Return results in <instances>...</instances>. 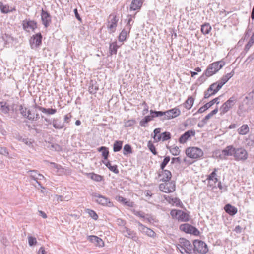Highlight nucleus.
<instances>
[{"label":"nucleus","mask_w":254,"mask_h":254,"mask_svg":"<svg viewBox=\"0 0 254 254\" xmlns=\"http://www.w3.org/2000/svg\"><path fill=\"white\" fill-rule=\"evenodd\" d=\"M179 243L177 245V248L182 254H191L193 246L188 240L181 238L179 240Z\"/></svg>","instance_id":"nucleus-1"},{"label":"nucleus","mask_w":254,"mask_h":254,"mask_svg":"<svg viewBox=\"0 0 254 254\" xmlns=\"http://www.w3.org/2000/svg\"><path fill=\"white\" fill-rule=\"evenodd\" d=\"M225 65V62L219 61L214 62L207 67L205 71V75L206 77H210L218 72Z\"/></svg>","instance_id":"nucleus-2"},{"label":"nucleus","mask_w":254,"mask_h":254,"mask_svg":"<svg viewBox=\"0 0 254 254\" xmlns=\"http://www.w3.org/2000/svg\"><path fill=\"white\" fill-rule=\"evenodd\" d=\"M187 156L192 159H200L204 154L203 151L200 148L196 147H190L186 149Z\"/></svg>","instance_id":"nucleus-3"},{"label":"nucleus","mask_w":254,"mask_h":254,"mask_svg":"<svg viewBox=\"0 0 254 254\" xmlns=\"http://www.w3.org/2000/svg\"><path fill=\"white\" fill-rule=\"evenodd\" d=\"M237 101V97L232 96L226 101L220 108V114L224 115L228 112L236 104Z\"/></svg>","instance_id":"nucleus-4"},{"label":"nucleus","mask_w":254,"mask_h":254,"mask_svg":"<svg viewBox=\"0 0 254 254\" xmlns=\"http://www.w3.org/2000/svg\"><path fill=\"white\" fill-rule=\"evenodd\" d=\"M254 98V90L248 94L247 96L245 97L243 102L240 104L239 106V110L241 113L247 111L249 107V104L253 100Z\"/></svg>","instance_id":"nucleus-5"},{"label":"nucleus","mask_w":254,"mask_h":254,"mask_svg":"<svg viewBox=\"0 0 254 254\" xmlns=\"http://www.w3.org/2000/svg\"><path fill=\"white\" fill-rule=\"evenodd\" d=\"M170 215L173 218H175L181 222H187L189 220V214L180 210H172Z\"/></svg>","instance_id":"nucleus-6"},{"label":"nucleus","mask_w":254,"mask_h":254,"mask_svg":"<svg viewBox=\"0 0 254 254\" xmlns=\"http://www.w3.org/2000/svg\"><path fill=\"white\" fill-rule=\"evenodd\" d=\"M248 157V152L244 148L235 147L234 158L236 161H244L247 159Z\"/></svg>","instance_id":"nucleus-7"},{"label":"nucleus","mask_w":254,"mask_h":254,"mask_svg":"<svg viewBox=\"0 0 254 254\" xmlns=\"http://www.w3.org/2000/svg\"><path fill=\"white\" fill-rule=\"evenodd\" d=\"M120 231L125 237L131 239L135 242H137L139 240V238L137 236L136 233L128 227H121L120 228Z\"/></svg>","instance_id":"nucleus-8"},{"label":"nucleus","mask_w":254,"mask_h":254,"mask_svg":"<svg viewBox=\"0 0 254 254\" xmlns=\"http://www.w3.org/2000/svg\"><path fill=\"white\" fill-rule=\"evenodd\" d=\"M194 250L201 254H205L208 251L207 245L203 241L195 240L193 241Z\"/></svg>","instance_id":"nucleus-9"},{"label":"nucleus","mask_w":254,"mask_h":254,"mask_svg":"<svg viewBox=\"0 0 254 254\" xmlns=\"http://www.w3.org/2000/svg\"><path fill=\"white\" fill-rule=\"evenodd\" d=\"M91 195L95 198V201L99 204L108 207H112L113 204L107 197L97 193H92Z\"/></svg>","instance_id":"nucleus-10"},{"label":"nucleus","mask_w":254,"mask_h":254,"mask_svg":"<svg viewBox=\"0 0 254 254\" xmlns=\"http://www.w3.org/2000/svg\"><path fill=\"white\" fill-rule=\"evenodd\" d=\"M159 186L160 190L165 193L172 192L175 190V184L173 182H164Z\"/></svg>","instance_id":"nucleus-11"},{"label":"nucleus","mask_w":254,"mask_h":254,"mask_svg":"<svg viewBox=\"0 0 254 254\" xmlns=\"http://www.w3.org/2000/svg\"><path fill=\"white\" fill-rule=\"evenodd\" d=\"M109 19L107 28L110 30V33H114L116 29L119 19L114 14H110Z\"/></svg>","instance_id":"nucleus-12"},{"label":"nucleus","mask_w":254,"mask_h":254,"mask_svg":"<svg viewBox=\"0 0 254 254\" xmlns=\"http://www.w3.org/2000/svg\"><path fill=\"white\" fill-rule=\"evenodd\" d=\"M42 36L40 33L33 35L30 39V44L32 49L38 47L42 43Z\"/></svg>","instance_id":"nucleus-13"},{"label":"nucleus","mask_w":254,"mask_h":254,"mask_svg":"<svg viewBox=\"0 0 254 254\" xmlns=\"http://www.w3.org/2000/svg\"><path fill=\"white\" fill-rule=\"evenodd\" d=\"M22 24L23 29L28 32H29L30 30L34 31L37 27V23L30 19L23 20Z\"/></svg>","instance_id":"nucleus-14"},{"label":"nucleus","mask_w":254,"mask_h":254,"mask_svg":"<svg viewBox=\"0 0 254 254\" xmlns=\"http://www.w3.org/2000/svg\"><path fill=\"white\" fill-rule=\"evenodd\" d=\"M179 228L182 231L187 233L192 234L195 235H197L199 232L197 229L188 223L181 224Z\"/></svg>","instance_id":"nucleus-15"},{"label":"nucleus","mask_w":254,"mask_h":254,"mask_svg":"<svg viewBox=\"0 0 254 254\" xmlns=\"http://www.w3.org/2000/svg\"><path fill=\"white\" fill-rule=\"evenodd\" d=\"M164 117L161 119L162 120H169L175 118L180 114V111L177 108H174L165 112H164Z\"/></svg>","instance_id":"nucleus-16"},{"label":"nucleus","mask_w":254,"mask_h":254,"mask_svg":"<svg viewBox=\"0 0 254 254\" xmlns=\"http://www.w3.org/2000/svg\"><path fill=\"white\" fill-rule=\"evenodd\" d=\"M234 74V70L231 72L227 73L226 75L223 76L220 80L215 82L218 90H220L222 87L231 78Z\"/></svg>","instance_id":"nucleus-17"},{"label":"nucleus","mask_w":254,"mask_h":254,"mask_svg":"<svg viewBox=\"0 0 254 254\" xmlns=\"http://www.w3.org/2000/svg\"><path fill=\"white\" fill-rule=\"evenodd\" d=\"M235 147L233 145L227 146L222 150L220 156L221 158H226L227 156H233L234 155Z\"/></svg>","instance_id":"nucleus-18"},{"label":"nucleus","mask_w":254,"mask_h":254,"mask_svg":"<svg viewBox=\"0 0 254 254\" xmlns=\"http://www.w3.org/2000/svg\"><path fill=\"white\" fill-rule=\"evenodd\" d=\"M41 16L43 24L45 27H48L51 23V16L50 14L47 11L42 9Z\"/></svg>","instance_id":"nucleus-19"},{"label":"nucleus","mask_w":254,"mask_h":254,"mask_svg":"<svg viewBox=\"0 0 254 254\" xmlns=\"http://www.w3.org/2000/svg\"><path fill=\"white\" fill-rule=\"evenodd\" d=\"M87 239L92 243L94 244L96 246H98L99 247H102L104 246V241L100 238L95 236V235H91L88 236L87 237Z\"/></svg>","instance_id":"nucleus-20"},{"label":"nucleus","mask_w":254,"mask_h":254,"mask_svg":"<svg viewBox=\"0 0 254 254\" xmlns=\"http://www.w3.org/2000/svg\"><path fill=\"white\" fill-rule=\"evenodd\" d=\"M195 134V132L192 130H189L185 132L182 134L179 139V141L181 143H185L190 137L194 136Z\"/></svg>","instance_id":"nucleus-21"},{"label":"nucleus","mask_w":254,"mask_h":254,"mask_svg":"<svg viewBox=\"0 0 254 254\" xmlns=\"http://www.w3.org/2000/svg\"><path fill=\"white\" fill-rule=\"evenodd\" d=\"M219 90L217 89L216 83L212 84L204 93V98H208L216 94Z\"/></svg>","instance_id":"nucleus-22"},{"label":"nucleus","mask_w":254,"mask_h":254,"mask_svg":"<svg viewBox=\"0 0 254 254\" xmlns=\"http://www.w3.org/2000/svg\"><path fill=\"white\" fill-rule=\"evenodd\" d=\"M215 103H216L217 104H218L219 103V98L218 97L215 98V99H213L212 100H211L209 102L207 103L206 104H205L202 107H200L198 109V112L199 113H203L204 111H205L208 108H209L212 106H213Z\"/></svg>","instance_id":"nucleus-23"},{"label":"nucleus","mask_w":254,"mask_h":254,"mask_svg":"<svg viewBox=\"0 0 254 254\" xmlns=\"http://www.w3.org/2000/svg\"><path fill=\"white\" fill-rule=\"evenodd\" d=\"M34 109H35L34 108V106L33 107V109H32L31 110L29 109L28 110L27 119L30 121H36L39 119L40 117L39 114L37 112L36 110H34Z\"/></svg>","instance_id":"nucleus-24"},{"label":"nucleus","mask_w":254,"mask_h":254,"mask_svg":"<svg viewBox=\"0 0 254 254\" xmlns=\"http://www.w3.org/2000/svg\"><path fill=\"white\" fill-rule=\"evenodd\" d=\"M158 175L160 177H162L160 180L163 182H169L172 177L171 172L165 169H163V170H161V171L159 173Z\"/></svg>","instance_id":"nucleus-25"},{"label":"nucleus","mask_w":254,"mask_h":254,"mask_svg":"<svg viewBox=\"0 0 254 254\" xmlns=\"http://www.w3.org/2000/svg\"><path fill=\"white\" fill-rule=\"evenodd\" d=\"M143 4L142 0H132L130 5V10L139 11Z\"/></svg>","instance_id":"nucleus-26"},{"label":"nucleus","mask_w":254,"mask_h":254,"mask_svg":"<svg viewBox=\"0 0 254 254\" xmlns=\"http://www.w3.org/2000/svg\"><path fill=\"white\" fill-rule=\"evenodd\" d=\"M34 108H37L38 110H39L43 113L48 114V115L54 114L57 112V110L55 109L45 108L42 107L41 106H38L37 105H35L34 106Z\"/></svg>","instance_id":"nucleus-27"},{"label":"nucleus","mask_w":254,"mask_h":254,"mask_svg":"<svg viewBox=\"0 0 254 254\" xmlns=\"http://www.w3.org/2000/svg\"><path fill=\"white\" fill-rule=\"evenodd\" d=\"M225 211L230 215H235L237 212V208L230 204H226L224 207Z\"/></svg>","instance_id":"nucleus-28"},{"label":"nucleus","mask_w":254,"mask_h":254,"mask_svg":"<svg viewBox=\"0 0 254 254\" xmlns=\"http://www.w3.org/2000/svg\"><path fill=\"white\" fill-rule=\"evenodd\" d=\"M53 126L56 129H62L65 126L64 123L58 119H54L53 120Z\"/></svg>","instance_id":"nucleus-29"},{"label":"nucleus","mask_w":254,"mask_h":254,"mask_svg":"<svg viewBox=\"0 0 254 254\" xmlns=\"http://www.w3.org/2000/svg\"><path fill=\"white\" fill-rule=\"evenodd\" d=\"M98 86L95 81L91 80L90 82L88 91L90 94H95L98 90Z\"/></svg>","instance_id":"nucleus-30"},{"label":"nucleus","mask_w":254,"mask_h":254,"mask_svg":"<svg viewBox=\"0 0 254 254\" xmlns=\"http://www.w3.org/2000/svg\"><path fill=\"white\" fill-rule=\"evenodd\" d=\"M167 201L171 204L178 206L181 203L180 200L177 197H168L166 198Z\"/></svg>","instance_id":"nucleus-31"},{"label":"nucleus","mask_w":254,"mask_h":254,"mask_svg":"<svg viewBox=\"0 0 254 254\" xmlns=\"http://www.w3.org/2000/svg\"><path fill=\"white\" fill-rule=\"evenodd\" d=\"M103 162L110 171H112L115 174H118L119 173V170L118 169L117 166L116 165L112 166L109 161H103Z\"/></svg>","instance_id":"nucleus-32"},{"label":"nucleus","mask_w":254,"mask_h":254,"mask_svg":"<svg viewBox=\"0 0 254 254\" xmlns=\"http://www.w3.org/2000/svg\"><path fill=\"white\" fill-rule=\"evenodd\" d=\"M218 169L216 168L214 169L213 171L209 175H208L207 179L208 180L212 181H214L215 183L218 182V179L217 178V174L216 172L217 171Z\"/></svg>","instance_id":"nucleus-33"},{"label":"nucleus","mask_w":254,"mask_h":254,"mask_svg":"<svg viewBox=\"0 0 254 254\" xmlns=\"http://www.w3.org/2000/svg\"><path fill=\"white\" fill-rule=\"evenodd\" d=\"M160 128H157L154 130V136L153 137L154 138V141L156 142H158L161 140V134H160Z\"/></svg>","instance_id":"nucleus-34"},{"label":"nucleus","mask_w":254,"mask_h":254,"mask_svg":"<svg viewBox=\"0 0 254 254\" xmlns=\"http://www.w3.org/2000/svg\"><path fill=\"white\" fill-rule=\"evenodd\" d=\"M238 131L239 134L245 135L249 132V127L247 125H243L238 129Z\"/></svg>","instance_id":"nucleus-35"},{"label":"nucleus","mask_w":254,"mask_h":254,"mask_svg":"<svg viewBox=\"0 0 254 254\" xmlns=\"http://www.w3.org/2000/svg\"><path fill=\"white\" fill-rule=\"evenodd\" d=\"M98 151L99 152H102V155L103 158L105 160H107L109 156V151L108 150V148L105 146H101L98 149Z\"/></svg>","instance_id":"nucleus-36"},{"label":"nucleus","mask_w":254,"mask_h":254,"mask_svg":"<svg viewBox=\"0 0 254 254\" xmlns=\"http://www.w3.org/2000/svg\"><path fill=\"white\" fill-rule=\"evenodd\" d=\"M194 103V99L192 97H189L184 103V107L187 109H190Z\"/></svg>","instance_id":"nucleus-37"},{"label":"nucleus","mask_w":254,"mask_h":254,"mask_svg":"<svg viewBox=\"0 0 254 254\" xmlns=\"http://www.w3.org/2000/svg\"><path fill=\"white\" fill-rule=\"evenodd\" d=\"M123 141L116 140L113 144V151L115 152L120 151L122 148Z\"/></svg>","instance_id":"nucleus-38"},{"label":"nucleus","mask_w":254,"mask_h":254,"mask_svg":"<svg viewBox=\"0 0 254 254\" xmlns=\"http://www.w3.org/2000/svg\"><path fill=\"white\" fill-rule=\"evenodd\" d=\"M127 33L129 34L128 33V30H127V29L125 27V28L122 30L119 35V40L121 42L125 41L126 40Z\"/></svg>","instance_id":"nucleus-39"},{"label":"nucleus","mask_w":254,"mask_h":254,"mask_svg":"<svg viewBox=\"0 0 254 254\" xmlns=\"http://www.w3.org/2000/svg\"><path fill=\"white\" fill-rule=\"evenodd\" d=\"M150 113L151 114V117L153 119L155 117H164L165 113L163 111H156L152 110H150Z\"/></svg>","instance_id":"nucleus-40"},{"label":"nucleus","mask_w":254,"mask_h":254,"mask_svg":"<svg viewBox=\"0 0 254 254\" xmlns=\"http://www.w3.org/2000/svg\"><path fill=\"white\" fill-rule=\"evenodd\" d=\"M118 47L116 42H113L110 44L109 52L111 55L116 54Z\"/></svg>","instance_id":"nucleus-41"},{"label":"nucleus","mask_w":254,"mask_h":254,"mask_svg":"<svg viewBox=\"0 0 254 254\" xmlns=\"http://www.w3.org/2000/svg\"><path fill=\"white\" fill-rule=\"evenodd\" d=\"M211 29V27L208 23H205L201 26V30L204 34H208Z\"/></svg>","instance_id":"nucleus-42"},{"label":"nucleus","mask_w":254,"mask_h":254,"mask_svg":"<svg viewBox=\"0 0 254 254\" xmlns=\"http://www.w3.org/2000/svg\"><path fill=\"white\" fill-rule=\"evenodd\" d=\"M218 112V109L216 108L212 111L210 113L207 115L205 118L202 120V122L206 124L207 121L210 119L214 115L216 114Z\"/></svg>","instance_id":"nucleus-43"},{"label":"nucleus","mask_w":254,"mask_h":254,"mask_svg":"<svg viewBox=\"0 0 254 254\" xmlns=\"http://www.w3.org/2000/svg\"><path fill=\"white\" fill-rule=\"evenodd\" d=\"M246 144L249 146H254V135L253 134H250L248 137L246 139Z\"/></svg>","instance_id":"nucleus-44"},{"label":"nucleus","mask_w":254,"mask_h":254,"mask_svg":"<svg viewBox=\"0 0 254 254\" xmlns=\"http://www.w3.org/2000/svg\"><path fill=\"white\" fill-rule=\"evenodd\" d=\"M132 150L131 146L129 144H127L124 145L123 148V154L127 155L128 154H131Z\"/></svg>","instance_id":"nucleus-45"},{"label":"nucleus","mask_w":254,"mask_h":254,"mask_svg":"<svg viewBox=\"0 0 254 254\" xmlns=\"http://www.w3.org/2000/svg\"><path fill=\"white\" fill-rule=\"evenodd\" d=\"M88 175L90 176L91 179L97 182H100L102 180V176L94 173H89Z\"/></svg>","instance_id":"nucleus-46"},{"label":"nucleus","mask_w":254,"mask_h":254,"mask_svg":"<svg viewBox=\"0 0 254 254\" xmlns=\"http://www.w3.org/2000/svg\"><path fill=\"white\" fill-rule=\"evenodd\" d=\"M152 120V118L151 117V116H146L144 118V119L140 121L139 124L142 127H145V124L148 123Z\"/></svg>","instance_id":"nucleus-47"},{"label":"nucleus","mask_w":254,"mask_h":254,"mask_svg":"<svg viewBox=\"0 0 254 254\" xmlns=\"http://www.w3.org/2000/svg\"><path fill=\"white\" fill-rule=\"evenodd\" d=\"M170 152L174 156H177L179 154L180 150L179 147L176 146H170L169 147Z\"/></svg>","instance_id":"nucleus-48"},{"label":"nucleus","mask_w":254,"mask_h":254,"mask_svg":"<svg viewBox=\"0 0 254 254\" xmlns=\"http://www.w3.org/2000/svg\"><path fill=\"white\" fill-rule=\"evenodd\" d=\"M147 147L150 151L154 154L157 155V152L156 150L155 146L153 145L151 141H149L147 143Z\"/></svg>","instance_id":"nucleus-49"},{"label":"nucleus","mask_w":254,"mask_h":254,"mask_svg":"<svg viewBox=\"0 0 254 254\" xmlns=\"http://www.w3.org/2000/svg\"><path fill=\"white\" fill-rule=\"evenodd\" d=\"M19 110L21 115L23 117L27 118V113L28 110H27V108L23 107L22 105H20L19 106Z\"/></svg>","instance_id":"nucleus-50"},{"label":"nucleus","mask_w":254,"mask_h":254,"mask_svg":"<svg viewBox=\"0 0 254 254\" xmlns=\"http://www.w3.org/2000/svg\"><path fill=\"white\" fill-rule=\"evenodd\" d=\"M0 110L4 114H7L9 111V108L8 106H6V103L4 105L3 102H0Z\"/></svg>","instance_id":"nucleus-51"},{"label":"nucleus","mask_w":254,"mask_h":254,"mask_svg":"<svg viewBox=\"0 0 254 254\" xmlns=\"http://www.w3.org/2000/svg\"><path fill=\"white\" fill-rule=\"evenodd\" d=\"M86 212L94 220H96L98 218L97 214L94 210L88 209H87Z\"/></svg>","instance_id":"nucleus-52"},{"label":"nucleus","mask_w":254,"mask_h":254,"mask_svg":"<svg viewBox=\"0 0 254 254\" xmlns=\"http://www.w3.org/2000/svg\"><path fill=\"white\" fill-rule=\"evenodd\" d=\"M161 140L163 141L168 140L171 138V134L169 132H164L161 134Z\"/></svg>","instance_id":"nucleus-53"},{"label":"nucleus","mask_w":254,"mask_h":254,"mask_svg":"<svg viewBox=\"0 0 254 254\" xmlns=\"http://www.w3.org/2000/svg\"><path fill=\"white\" fill-rule=\"evenodd\" d=\"M28 244L30 246L36 245L37 243L36 238L31 236H28Z\"/></svg>","instance_id":"nucleus-54"},{"label":"nucleus","mask_w":254,"mask_h":254,"mask_svg":"<svg viewBox=\"0 0 254 254\" xmlns=\"http://www.w3.org/2000/svg\"><path fill=\"white\" fill-rule=\"evenodd\" d=\"M170 160V158L169 156H166L164 158L163 162L161 163L160 165V168L161 170H163L164 169L165 166L168 163Z\"/></svg>","instance_id":"nucleus-55"},{"label":"nucleus","mask_w":254,"mask_h":254,"mask_svg":"<svg viewBox=\"0 0 254 254\" xmlns=\"http://www.w3.org/2000/svg\"><path fill=\"white\" fill-rule=\"evenodd\" d=\"M116 224L120 227V228L121 227H126L125 225L127 223L126 221L125 220H123L121 218H118L117 219L116 221Z\"/></svg>","instance_id":"nucleus-56"},{"label":"nucleus","mask_w":254,"mask_h":254,"mask_svg":"<svg viewBox=\"0 0 254 254\" xmlns=\"http://www.w3.org/2000/svg\"><path fill=\"white\" fill-rule=\"evenodd\" d=\"M128 19L127 20V22L125 26V27L128 30V33H129L130 29L131 28V22L132 21V19L131 18V15L128 16Z\"/></svg>","instance_id":"nucleus-57"},{"label":"nucleus","mask_w":254,"mask_h":254,"mask_svg":"<svg viewBox=\"0 0 254 254\" xmlns=\"http://www.w3.org/2000/svg\"><path fill=\"white\" fill-rule=\"evenodd\" d=\"M144 233L150 237H154L156 235L155 233L152 230L148 227Z\"/></svg>","instance_id":"nucleus-58"},{"label":"nucleus","mask_w":254,"mask_h":254,"mask_svg":"<svg viewBox=\"0 0 254 254\" xmlns=\"http://www.w3.org/2000/svg\"><path fill=\"white\" fill-rule=\"evenodd\" d=\"M0 8L2 13H7L9 11V7L6 5H4L1 2H0Z\"/></svg>","instance_id":"nucleus-59"},{"label":"nucleus","mask_w":254,"mask_h":254,"mask_svg":"<svg viewBox=\"0 0 254 254\" xmlns=\"http://www.w3.org/2000/svg\"><path fill=\"white\" fill-rule=\"evenodd\" d=\"M135 123V121L134 120H129L125 122L124 126L126 127H130L132 126Z\"/></svg>","instance_id":"nucleus-60"},{"label":"nucleus","mask_w":254,"mask_h":254,"mask_svg":"<svg viewBox=\"0 0 254 254\" xmlns=\"http://www.w3.org/2000/svg\"><path fill=\"white\" fill-rule=\"evenodd\" d=\"M28 172L30 173V178L32 179H33V180L35 181L36 180V177H37V175L38 174V173H37V171H36V170H30Z\"/></svg>","instance_id":"nucleus-61"},{"label":"nucleus","mask_w":254,"mask_h":254,"mask_svg":"<svg viewBox=\"0 0 254 254\" xmlns=\"http://www.w3.org/2000/svg\"><path fill=\"white\" fill-rule=\"evenodd\" d=\"M137 223L138 225V230L139 231H140L141 233H144L145 231L147 230V227L143 225L142 223H141L140 222H137Z\"/></svg>","instance_id":"nucleus-62"},{"label":"nucleus","mask_w":254,"mask_h":254,"mask_svg":"<svg viewBox=\"0 0 254 254\" xmlns=\"http://www.w3.org/2000/svg\"><path fill=\"white\" fill-rule=\"evenodd\" d=\"M0 154L8 156L9 155V152L8 150L5 147H2L0 146Z\"/></svg>","instance_id":"nucleus-63"},{"label":"nucleus","mask_w":254,"mask_h":254,"mask_svg":"<svg viewBox=\"0 0 254 254\" xmlns=\"http://www.w3.org/2000/svg\"><path fill=\"white\" fill-rule=\"evenodd\" d=\"M254 43V42L253 41H252V40L250 39L249 41L248 42V43L245 45V50L247 52L251 47L253 45V44Z\"/></svg>","instance_id":"nucleus-64"}]
</instances>
